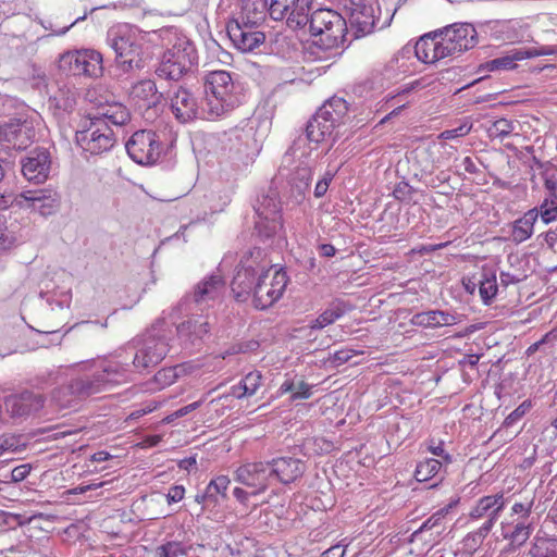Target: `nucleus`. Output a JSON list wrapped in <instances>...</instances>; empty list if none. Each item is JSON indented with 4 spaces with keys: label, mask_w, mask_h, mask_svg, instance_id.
<instances>
[{
    "label": "nucleus",
    "mask_w": 557,
    "mask_h": 557,
    "mask_svg": "<svg viewBox=\"0 0 557 557\" xmlns=\"http://www.w3.org/2000/svg\"><path fill=\"white\" fill-rule=\"evenodd\" d=\"M270 268L259 274L253 287V305L258 309H267L277 301L288 283L287 275L282 270H276L269 280Z\"/></svg>",
    "instance_id": "obj_8"
},
{
    "label": "nucleus",
    "mask_w": 557,
    "mask_h": 557,
    "mask_svg": "<svg viewBox=\"0 0 557 557\" xmlns=\"http://www.w3.org/2000/svg\"><path fill=\"white\" fill-rule=\"evenodd\" d=\"M119 374L116 367L108 366L92 376L75 379L67 386L58 388L53 392V399L61 406H70L72 400L62 397L65 394L70 393L78 398L92 396L106 391L112 383H117Z\"/></svg>",
    "instance_id": "obj_3"
},
{
    "label": "nucleus",
    "mask_w": 557,
    "mask_h": 557,
    "mask_svg": "<svg viewBox=\"0 0 557 557\" xmlns=\"http://www.w3.org/2000/svg\"><path fill=\"white\" fill-rule=\"evenodd\" d=\"M554 52H555V50L552 48H548V47L530 48L527 50L517 51V58H519V60H523V59H530V58H535V57H540V55L553 54Z\"/></svg>",
    "instance_id": "obj_53"
},
{
    "label": "nucleus",
    "mask_w": 557,
    "mask_h": 557,
    "mask_svg": "<svg viewBox=\"0 0 557 557\" xmlns=\"http://www.w3.org/2000/svg\"><path fill=\"white\" fill-rule=\"evenodd\" d=\"M265 11L267 0H242L240 11L233 22L258 25L264 20Z\"/></svg>",
    "instance_id": "obj_26"
},
{
    "label": "nucleus",
    "mask_w": 557,
    "mask_h": 557,
    "mask_svg": "<svg viewBox=\"0 0 557 557\" xmlns=\"http://www.w3.org/2000/svg\"><path fill=\"white\" fill-rule=\"evenodd\" d=\"M518 60L519 58H517V52H515L512 55H505L502 58L494 59L487 62L486 66L490 71L512 70L517 66L516 61Z\"/></svg>",
    "instance_id": "obj_44"
},
{
    "label": "nucleus",
    "mask_w": 557,
    "mask_h": 557,
    "mask_svg": "<svg viewBox=\"0 0 557 557\" xmlns=\"http://www.w3.org/2000/svg\"><path fill=\"white\" fill-rule=\"evenodd\" d=\"M448 508H443L431 516L428 520H425L420 527L419 531L431 530L440 524L445 515L447 513Z\"/></svg>",
    "instance_id": "obj_55"
},
{
    "label": "nucleus",
    "mask_w": 557,
    "mask_h": 557,
    "mask_svg": "<svg viewBox=\"0 0 557 557\" xmlns=\"http://www.w3.org/2000/svg\"><path fill=\"white\" fill-rule=\"evenodd\" d=\"M230 482L231 481H230L228 476H226V475H220V476L215 478L207 486V491H206L207 496L211 497V496H213V493L224 495Z\"/></svg>",
    "instance_id": "obj_46"
},
{
    "label": "nucleus",
    "mask_w": 557,
    "mask_h": 557,
    "mask_svg": "<svg viewBox=\"0 0 557 557\" xmlns=\"http://www.w3.org/2000/svg\"><path fill=\"white\" fill-rule=\"evenodd\" d=\"M513 129L512 123L506 119L496 120L488 129L490 135L498 138L508 136Z\"/></svg>",
    "instance_id": "obj_45"
},
{
    "label": "nucleus",
    "mask_w": 557,
    "mask_h": 557,
    "mask_svg": "<svg viewBox=\"0 0 557 557\" xmlns=\"http://www.w3.org/2000/svg\"><path fill=\"white\" fill-rule=\"evenodd\" d=\"M447 57L460 54L478 44V34L472 24L455 23L444 27L437 34Z\"/></svg>",
    "instance_id": "obj_10"
},
{
    "label": "nucleus",
    "mask_w": 557,
    "mask_h": 557,
    "mask_svg": "<svg viewBox=\"0 0 557 557\" xmlns=\"http://www.w3.org/2000/svg\"><path fill=\"white\" fill-rule=\"evenodd\" d=\"M480 295L485 304H488L497 294L496 276L485 277L480 282Z\"/></svg>",
    "instance_id": "obj_43"
},
{
    "label": "nucleus",
    "mask_w": 557,
    "mask_h": 557,
    "mask_svg": "<svg viewBox=\"0 0 557 557\" xmlns=\"http://www.w3.org/2000/svg\"><path fill=\"white\" fill-rule=\"evenodd\" d=\"M442 467L441 461L434 458L425 459L417 465L414 478L419 482H426L433 479Z\"/></svg>",
    "instance_id": "obj_36"
},
{
    "label": "nucleus",
    "mask_w": 557,
    "mask_h": 557,
    "mask_svg": "<svg viewBox=\"0 0 557 557\" xmlns=\"http://www.w3.org/2000/svg\"><path fill=\"white\" fill-rule=\"evenodd\" d=\"M544 240L550 249L555 248L557 245V226L545 233Z\"/></svg>",
    "instance_id": "obj_61"
},
{
    "label": "nucleus",
    "mask_w": 557,
    "mask_h": 557,
    "mask_svg": "<svg viewBox=\"0 0 557 557\" xmlns=\"http://www.w3.org/2000/svg\"><path fill=\"white\" fill-rule=\"evenodd\" d=\"M225 283L221 275L212 274L200 281L194 288L191 299L197 305L210 307L223 294Z\"/></svg>",
    "instance_id": "obj_20"
},
{
    "label": "nucleus",
    "mask_w": 557,
    "mask_h": 557,
    "mask_svg": "<svg viewBox=\"0 0 557 557\" xmlns=\"http://www.w3.org/2000/svg\"><path fill=\"white\" fill-rule=\"evenodd\" d=\"M295 0H270L268 12L275 21H282L287 16V9Z\"/></svg>",
    "instance_id": "obj_42"
},
{
    "label": "nucleus",
    "mask_w": 557,
    "mask_h": 557,
    "mask_svg": "<svg viewBox=\"0 0 557 557\" xmlns=\"http://www.w3.org/2000/svg\"><path fill=\"white\" fill-rule=\"evenodd\" d=\"M313 0H295L287 9L286 23L293 29L305 27L310 18Z\"/></svg>",
    "instance_id": "obj_30"
},
{
    "label": "nucleus",
    "mask_w": 557,
    "mask_h": 557,
    "mask_svg": "<svg viewBox=\"0 0 557 557\" xmlns=\"http://www.w3.org/2000/svg\"><path fill=\"white\" fill-rule=\"evenodd\" d=\"M533 504H534L533 497H530V498L527 497L521 502H516L511 508L512 513L520 515L522 518H528L532 512Z\"/></svg>",
    "instance_id": "obj_48"
},
{
    "label": "nucleus",
    "mask_w": 557,
    "mask_h": 557,
    "mask_svg": "<svg viewBox=\"0 0 557 557\" xmlns=\"http://www.w3.org/2000/svg\"><path fill=\"white\" fill-rule=\"evenodd\" d=\"M256 212L260 219H264L267 221L275 222L278 219V206L269 197H263L262 201H260L256 208Z\"/></svg>",
    "instance_id": "obj_40"
},
{
    "label": "nucleus",
    "mask_w": 557,
    "mask_h": 557,
    "mask_svg": "<svg viewBox=\"0 0 557 557\" xmlns=\"http://www.w3.org/2000/svg\"><path fill=\"white\" fill-rule=\"evenodd\" d=\"M170 104L175 117L183 123L198 116L216 120L237 108L240 96L228 72L213 71L206 76V101L200 111L197 98L182 86L170 95Z\"/></svg>",
    "instance_id": "obj_1"
},
{
    "label": "nucleus",
    "mask_w": 557,
    "mask_h": 557,
    "mask_svg": "<svg viewBox=\"0 0 557 557\" xmlns=\"http://www.w3.org/2000/svg\"><path fill=\"white\" fill-rule=\"evenodd\" d=\"M414 322L425 327H440L456 324L457 318L445 311L431 310L416 314Z\"/></svg>",
    "instance_id": "obj_31"
},
{
    "label": "nucleus",
    "mask_w": 557,
    "mask_h": 557,
    "mask_svg": "<svg viewBox=\"0 0 557 557\" xmlns=\"http://www.w3.org/2000/svg\"><path fill=\"white\" fill-rule=\"evenodd\" d=\"M11 412L13 416H25L33 411H38L44 406V398L39 394L25 392L18 397L10 400Z\"/></svg>",
    "instance_id": "obj_29"
},
{
    "label": "nucleus",
    "mask_w": 557,
    "mask_h": 557,
    "mask_svg": "<svg viewBox=\"0 0 557 557\" xmlns=\"http://www.w3.org/2000/svg\"><path fill=\"white\" fill-rule=\"evenodd\" d=\"M354 355H355V352L352 350H350V349H341V350L335 351L329 358V361L334 367H339V366L348 362L352 358Z\"/></svg>",
    "instance_id": "obj_54"
},
{
    "label": "nucleus",
    "mask_w": 557,
    "mask_h": 557,
    "mask_svg": "<svg viewBox=\"0 0 557 557\" xmlns=\"http://www.w3.org/2000/svg\"><path fill=\"white\" fill-rule=\"evenodd\" d=\"M73 329H78L81 331V336L83 338H90L94 335V332L90 327V322H83L76 324Z\"/></svg>",
    "instance_id": "obj_62"
},
{
    "label": "nucleus",
    "mask_w": 557,
    "mask_h": 557,
    "mask_svg": "<svg viewBox=\"0 0 557 557\" xmlns=\"http://www.w3.org/2000/svg\"><path fill=\"white\" fill-rule=\"evenodd\" d=\"M506 506V499L503 493L481 497L472 507L469 516L472 519L486 517L487 520L479 528L478 534L485 537L498 520L499 515Z\"/></svg>",
    "instance_id": "obj_12"
},
{
    "label": "nucleus",
    "mask_w": 557,
    "mask_h": 557,
    "mask_svg": "<svg viewBox=\"0 0 557 557\" xmlns=\"http://www.w3.org/2000/svg\"><path fill=\"white\" fill-rule=\"evenodd\" d=\"M271 478L282 484H290L300 479L306 472V463L295 457L284 456L270 461Z\"/></svg>",
    "instance_id": "obj_18"
},
{
    "label": "nucleus",
    "mask_w": 557,
    "mask_h": 557,
    "mask_svg": "<svg viewBox=\"0 0 557 557\" xmlns=\"http://www.w3.org/2000/svg\"><path fill=\"white\" fill-rule=\"evenodd\" d=\"M344 549H342L339 546H333L325 550L321 557H343Z\"/></svg>",
    "instance_id": "obj_64"
},
{
    "label": "nucleus",
    "mask_w": 557,
    "mask_h": 557,
    "mask_svg": "<svg viewBox=\"0 0 557 557\" xmlns=\"http://www.w3.org/2000/svg\"><path fill=\"white\" fill-rule=\"evenodd\" d=\"M184 554L181 544L175 542H168L166 544L157 548L158 557H177Z\"/></svg>",
    "instance_id": "obj_47"
},
{
    "label": "nucleus",
    "mask_w": 557,
    "mask_h": 557,
    "mask_svg": "<svg viewBox=\"0 0 557 557\" xmlns=\"http://www.w3.org/2000/svg\"><path fill=\"white\" fill-rule=\"evenodd\" d=\"M210 324L203 315H193L186 321L177 325V334L180 338L195 345L206 334H208Z\"/></svg>",
    "instance_id": "obj_24"
},
{
    "label": "nucleus",
    "mask_w": 557,
    "mask_h": 557,
    "mask_svg": "<svg viewBox=\"0 0 557 557\" xmlns=\"http://www.w3.org/2000/svg\"><path fill=\"white\" fill-rule=\"evenodd\" d=\"M528 554L530 557H557V537L536 535Z\"/></svg>",
    "instance_id": "obj_32"
},
{
    "label": "nucleus",
    "mask_w": 557,
    "mask_h": 557,
    "mask_svg": "<svg viewBox=\"0 0 557 557\" xmlns=\"http://www.w3.org/2000/svg\"><path fill=\"white\" fill-rule=\"evenodd\" d=\"M185 372V364H180L176 367L164 368L158 371L154 375V381L159 385L160 388H164L177 380V377Z\"/></svg>",
    "instance_id": "obj_39"
},
{
    "label": "nucleus",
    "mask_w": 557,
    "mask_h": 557,
    "mask_svg": "<svg viewBox=\"0 0 557 557\" xmlns=\"http://www.w3.org/2000/svg\"><path fill=\"white\" fill-rule=\"evenodd\" d=\"M126 151L138 164H153L161 156V141L156 132L141 129L135 132L127 140Z\"/></svg>",
    "instance_id": "obj_7"
},
{
    "label": "nucleus",
    "mask_w": 557,
    "mask_h": 557,
    "mask_svg": "<svg viewBox=\"0 0 557 557\" xmlns=\"http://www.w3.org/2000/svg\"><path fill=\"white\" fill-rule=\"evenodd\" d=\"M235 480L246 486L253 487V494L264 492L271 484L270 461L247 462L235 471Z\"/></svg>",
    "instance_id": "obj_14"
},
{
    "label": "nucleus",
    "mask_w": 557,
    "mask_h": 557,
    "mask_svg": "<svg viewBox=\"0 0 557 557\" xmlns=\"http://www.w3.org/2000/svg\"><path fill=\"white\" fill-rule=\"evenodd\" d=\"M334 131L332 123H326L319 119L315 114L308 122L306 134L307 138L313 143H321L326 136H330Z\"/></svg>",
    "instance_id": "obj_34"
},
{
    "label": "nucleus",
    "mask_w": 557,
    "mask_h": 557,
    "mask_svg": "<svg viewBox=\"0 0 557 557\" xmlns=\"http://www.w3.org/2000/svg\"><path fill=\"white\" fill-rule=\"evenodd\" d=\"M480 358H481V355L470 354V355L465 356V358L460 361V364L461 366H470L473 368L478 364Z\"/></svg>",
    "instance_id": "obj_63"
},
{
    "label": "nucleus",
    "mask_w": 557,
    "mask_h": 557,
    "mask_svg": "<svg viewBox=\"0 0 557 557\" xmlns=\"http://www.w3.org/2000/svg\"><path fill=\"white\" fill-rule=\"evenodd\" d=\"M348 111L347 103L342 98H332L326 101L315 113V115L326 123H332L335 128Z\"/></svg>",
    "instance_id": "obj_27"
},
{
    "label": "nucleus",
    "mask_w": 557,
    "mask_h": 557,
    "mask_svg": "<svg viewBox=\"0 0 557 557\" xmlns=\"http://www.w3.org/2000/svg\"><path fill=\"white\" fill-rule=\"evenodd\" d=\"M16 236L7 226L0 225V250H7L14 246Z\"/></svg>",
    "instance_id": "obj_49"
},
{
    "label": "nucleus",
    "mask_w": 557,
    "mask_h": 557,
    "mask_svg": "<svg viewBox=\"0 0 557 557\" xmlns=\"http://www.w3.org/2000/svg\"><path fill=\"white\" fill-rule=\"evenodd\" d=\"M294 393H292L290 399L297 400V399H308L311 396V386L304 382L302 380H299L297 382H294Z\"/></svg>",
    "instance_id": "obj_52"
},
{
    "label": "nucleus",
    "mask_w": 557,
    "mask_h": 557,
    "mask_svg": "<svg viewBox=\"0 0 557 557\" xmlns=\"http://www.w3.org/2000/svg\"><path fill=\"white\" fill-rule=\"evenodd\" d=\"M350 29L354 38L372 33L375 25L374 9L372 5L358 3L351 9L349 16Z\"/></svg>",
    "instance_id": "obj_22"
},
{
    "label": "nucleus",
    "mask_w": 557,
    "mask_h": 557,
    "mask_svg": "<svg viewBox=\"0 0 557 557\" xmlns=\"http://www.w3.org/2000/svg\"><path fill=\"white\" fill-rule=\"evenodd\" d=\"M76 143L91 154L109 151L115 144L112 129L101 121H90L88 128L76 132Z\"/></svg>",
    "instance_id": "obj_11"
},
{
    "label": "nucleus",
    "mask_w": 557,
    "mask_h": 557,
    "mask_svg": "<svg viewBox=\"0 0 557 557\" xmlns=\"http://www.w3.org/2000/svg\"><path fill=\"white\" fill-rule=\"evenodd\" d=\"M531 524L520 521L516 523L509 533H504V537L510 541V544L521 546L531 535Z\"/></svg>",
    "instance_id": "obj_38"
},
{
    "label": "nucleus",
    "mask_w": 557,
    "mask_h": 557,
    "mask_svg": "<svg viewBox=\"0 0 557 557\" xmlns=\"http://www.w3.org/2000/svg\"><path fill=\"white\" fill-rule=\"evenodd\" d=\"M131 120L129 111L125 106L119 102L101 104L90 121H101L106 125L111 123L116 126H123Z\"/></svg>",
    "instance_id": "obj_25"
},
{
    "label": "nucleus",
    "mask_w": 557,
    "mask_h": 557,
    "mask_svg": "<svg viewBox=\"0 0 557 557\" xmlns=\"http://www.w3.org/2000/svg\"><path fill=\"white\" fill-rule=\"evenodd\" d=\"M472 128L471 124L463 123L460 126L453 128V129H446L441 133L440 138L443 139H455L457 137H463L470 133Z\"/></svg>",
    "instance_id": "obj_51"
},
{
    "label": "nucleus",
    "mask_w": 557,
    "mask_h": 557,
    "mask_svg": "<svg viewBox=\"0 0 557 557\" xmlns=\"http://www.w3.org/2000/svg\"><path fill=\"white\" fill-rule=\"evenodd\" d=\"M333 176L327 173L322 180H320L314 188V196L320 198L325 195L327 191L330 182L332 181Z\"/></svg>",
    "instance_id": "obj_57"
},
{
    "label": "nucleus",
    "mask_w": 557,
    "mask_h": 557,
    "mask_svg": "<svg viewBox=\"0 0 557 557\" xmlns=\"http://www.w3.org/2000/svg\"><path fill=\"white\" fill-rule=\"evenodd\" d=\"M9 198L11 206L32 209L41 215L51 214L59 203L57 193L47 189L26 190Z\"/></svg>",
    "instance_id": "obj_13"
},
{
    "label": "nucleus",
    "mask_w": 557,
    "mask_h": 557,
    "mask_svg": "<svg viewBox=\"0 0 557 557\" xmlns=\"http://www.w3.org/2000/svg\"><path fill=\"white\" fill-rule=\"evenodd\" d=\"M539 219L537 208L530 209L524 215L513 222L511 239L517 243H523L533 234V227Z\"/></svg>",
    "instance_id": "obj_28"
},
{
    "label": "nucleus",
    "mask_w": 557,
    "mask_h": 557,
    "mask_svg": "<svg viewBox=\"0 0 557 557\" xmlns=\"http://www.w3.org/2000/svg\"><path fill=\"white\" fill-rule=\"evenodd\" d=\"M429 450L433 455L442 457L446 462H450L451 461L450 455L445 451L442 443H440L437 445H430L429 446Z\"/></svg>",
    "instance_id": "obj_59"
},
{
    "label": "nucleus",
    "mask_w": 557,
    "mask_h": 557,
    "mask_svg": "<svg viewBox=\"0 0 557 557\" xmlns=\"http://www.w3.org/2000/svg\"><path fill=\"white\" fill-rule=\"evenodd\" d=\"M156 408H157V404L156 403L148 404L144 408L133 411L128 416V419H131V420L138 419V418H140V417H143V416H145V414H147L149 412H152Z\"/></svg>",
    "instance_id": "obj_60"
},
{
    "label": "nucleus",
    "mask_w": 557,
    "mask_h": 557,
    "mask_svg": "<svg viewBox=\"0 0 557 557\" xmlns=\"http://www.w3.org/2000/svg\"><path fill=\"white\" fill-rule=\"evenodd\" d=\"M261 256V249L256 248L250 251L248 257L242 260V264L231 283L232 292L236 300L246 301L251 295L253 296V287L258 276L268 268V262H258Z\"/></svg>",
    "instance_id": "obj_6"
},
{
    "label": "nucleus",
    "mask_w": 557,
    "mask_h": 557,
    "mask_svg": "<svg viewBox=\"0 0 557 557\" xmlns=\"http://www.w3.org/2000/svg\"><path fill=\"white\" fill-rule=\"evenodd\" d=\"M26 447V438L21 434H3L0 436V457L7 454H21Z\"/></svg>",
    "instance_id": "obj_35"
},
{
    "label": "nucleus",
    "mask_w": 557,
    "mask_h": 557,
    "mask_svg": "<svg viewBox=\"0 0 557 557\" xmlns=\"http://www.w3.org/2000/svg\"><path fill=\"white\" fill-rule=\"evenodd\" d=\"M168 352V343L163 337H148L137 350L133 363L138 370L156 367Z\"/></svg>",
    "instance_id": "obj_17"
},
{
    "label": "nucleus",
    "mask_w": 557,
    "mask_h": 557,
    "mask_svg": "<svg viewBox=\"0 0 557 557\" xmlns=\"http://www.w3.org/2000/svg\"><path fill=\"white\" fill-rule=\"evenodd\" d=\"M309 30L315 38L314 44L331 50L345 44L348 35L346 20L331 9H318L310 14Z\"/></svg>",
    "instance_id": "obj_2"
},
{
    "label": "nucleus",
    "mask_w": 557,
    "mask_h": 557,
    "mask_svg": "<svg viewBox=\"0 0 557 557\" xmlns=\"http://www.w3.org/2000/svg\"><path fill=\"white\" fill-rule=\"evenodd\" d=\"M185 488L182 485L172 486L168 493L169 503H177L183 499Z\"/></svg>",
    "instance_id": "obj_58"
},
{
    "label": "nucleus",
    "mask_w": 557,
    "mask_h": 557,
    "mask_svg": "<svg viewBox=\"0 0 557 557\" xmlns=\"http://www.w3.org/2000/svg\"><path fill=\"white\" fill-rule=\"evenodd\" d=\"M262 375L259 371H251L245 375L239 384L231 388V395L236 398L252 396L260 387Z\"/></svg>",
    "instance_id": "obj_33"
},
{
    "label": "nucleus",
    "mask_w": 557,
    "mask_h": 557,
    "mask_svg": "<svg viewBox=\"0 0 557 557\" xmlns=\"http://www.w3.org/2000/svg\"><path fill=\"white\" fill-rule=\"evenodd\" d=\"M59 66L72 75L99 77L103 73L102 55L95 50L66 52L61 55Z\"/></svg>",
    "instance_id": "obj_9"
},
{
    "label": "nucleus",
    "mask_w": 557,
    "mask_h": 557,
    "mask_svg": "<svg viewBox=\"0 0 557 557\" xmlns=\"http://www.w3.org/2000/svg\"><path fill=\"white\" fill-rule=\"evenodd\" d=\"M539 210V216L541 220L548 224L557 220V195L547 194L541 202Z\"/></svg>",
    "instance_id": "obj_37"
},
{
    "label": "nucleus",
    "mask_w": 557,
    "mask_h": 557,
    "mask_svg": "<svg viewBox=\"0 0 557 557\" xmlns=\"http://www.w3.org/2000/svg\"><path fill=\"white\" fill-rule=\"evenodd\" d=\"M109 36L116 64L123 72L143 67L141 36L137 30L124 25L111 30Z\"/></svg>",
    "instance_id": "obj_4"
},
{
    "label": "nucleus",
    "mask_w": 557,
    "mask_h": 557,
    "mask_svg": "<svg viewBox=\"0 0 557 557\" xmlns=\"http://www.w3.org/2000/svg\"><path fill=\"white\" fill-rule=\"evenodd\" d=\"M4 139L17 149H26L36 137V131L30 122L14 121L4 125Z\"/></svg>",
    "instance_id": "obj_21"
},
{
    "label": "nucleus",
    "mask_w": 557,
    "mask_h": 557,
    "mask_svg": "<svg viewBox=\"0 0 557 557\" xmlns=\"http://www.w3.org/2000/svg\"><path fill=\"white\" fill-rule=\"evenodd\" d=\"M255 26L233 21L227 24V35L242 52H250L264 42V34L256 30Z\"/></svg>",
    "instance_id": "obj_16"
},
{
    "label": "nucleus",
    "mask_w": 557,
    "mask_h": 557,
    "mask_svg": "<svg viewBox=\"0 0 557 557\" xmlns=\"http://www.w3.org/2000/svg\"><path fill=\"white\" fill-rule=\"evenodd\" d=\"M437 34L421 37L416 44V55L423 63L432 64L447 57Z\"/></svg>",
    "instance_id": "obj_23"
},
{
    "label": "nucleus",
    "mask_w": 557,
    "mask_h": 557,
    "mask_svg": "<svg viewBox=\"0 0 557 557\" xmlns=\"http://www.w3.org/2000/svg\"><path fill=\"white\" fill-rule=\"evenodd\" d=\"M33 467L30 463H23L10 471V481L13 483H20L24 481L30 473Z\"/></svg>",
    "instance_id": "obj_50"
},
{
    "label": "nucleus",
    "mask_w": 557,
    "mask_h": 557,
    "mask_svg": "<svg viewBox=\"0 0 557 557\" xmlns=\"http://www.w3.org/2000/svg\"><path fill=\"white\" fill-rule=\"evenodd\" d=\"M51 157L46 149H35L22 160V173L28 182L41 184L49 177Z\"/></svg>",
    "instance_id": "obj_15"
},
{
    "label": "nucleus",
    "mask_w": 557,
    "mask_h": 557,
    "mask_svg": "<svg viewBox=\"0 0 557 557\" xmlns=\"http://www.w3.org/2000/svg\"><path fill=\"white\" fill-rule=\"evenodd\" d=\"M196 59L193 45L187 39L180 38L164 51L156 73L160 78L178 81L191 69Z\"/></svg>",
    "instance_id": "obj_5"
},
{
    "label": "nucleus",
    "mask_w": 557,
    "mask_h": 557,
    "mask_svg": "<svg viewBox=\"0 0 557 557\" xmlns=\"http://www.w3.org/2000/svg\"><path fill=\"white\" fill-rule=\"evenodd\" d=\"M343 314L339 308H330L323 311L314 321H312L310 327L312 330H322L325 326L334 323Z\"/></svg>",
    "instance_id": "obj_41"
},
{
    "label": "nucleus",
    "mask_w": 557,
    "mask_h": 557,
    "mask_svg": "<svg viewBox=\"0 0 557 557\" xmlns=\"http://www.w3.org/2000/svg\"><path fill=\"white\" fill-rule=\"evenodd\" d=\"M129 99L139 109H153L158 107L163 95L158 91L157 85L151 79H143L135 83L129 90Z\"/></svg>",
    "instance_id": "obj_19"
},
{
    "label": "nucleus",
    "mask_w": 557,
    "mask_h": 557,
    "mask_svg": "<svg viewBox=\"0 0 557 557\" xmlns=\"http://www.w3.org/2000/svg\"><path fill=\"white\" fill-rule=\"evenodd\" d=\"M202 400H199V401H195L193 404H189L187 406H184L182 408H180L178 410H176L174 413L168 416L164 421L170 423L172 422L174 419L176 418H181V417H184L186 414H188L189 412L196 410L197 408L200 407Z\"/></svg>",
    "instance_id": "obj_56"
}]
</instances>
